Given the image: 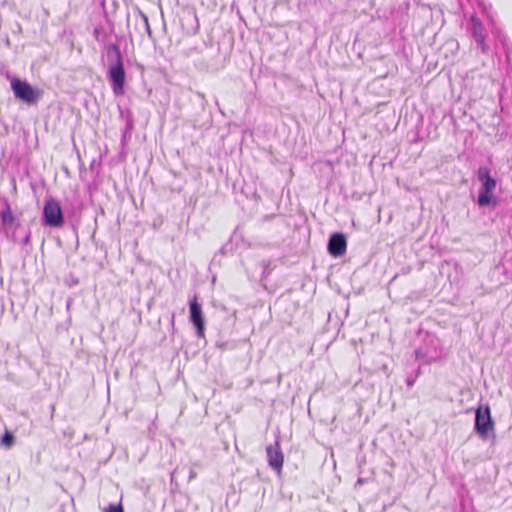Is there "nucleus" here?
Wrapping results in <instances>:
<instances>
[{
  "instance_id": "obj_1",
  "label": "nucleus",
  "mask_w": 512,
  "mask_h": 512,
  "mask_svg": "<svg viewBox=\"0 0 512 512\" xmlns=\"http://www.w3.org/2000/svg\"><path fill=\"white\" fill-rule=\"evenodd\" d=\"M106 56L109 63L107 77L115 96L124 94L126 71L120 48L117 44H109L106 47Z\"/></svg>"
},
{
  "instance_id": "obj_2",
  "label": "nucleus",
  "mask_w": 512,
  "mask_h": 512,
  "mask_svg": "<svg viewBox=\"0 0 512 512\" xmlns=\"http://www.w3.org/2000/svg\"><path fill=\"white\" fill-rule=\"evenodd\" d=\"M477 179L481 183L477 204L479 207L495 206L496 201L493 200V192L497 186V180L491 175V171L486 166H480L477 170Z\"/></svg>"
},
{
  "instance_id": "obj_3",
  "label": "nucleus",
  "mask_w": 512,
  "mask_h": 512,
  "mask_svg": "<svg viewBox=\"0 0 512 512\" xmlns=\"http://www.w3.org/2000/svg\"><path fill=\"white\" fill-rule=\"evenodd\" d=\"M42 225L49 228H60L64 224V214L60 203L53 197H46L41 218Z\"/></svg>"
},
{
  "instance_id": "obj_4",
  "label": "nucleus",
  "mask_w": 512,
  "mask_h": 512,
  "mask_svg": "<svg viewBox=\"0 0 512 512\" xmlns=\"http://www.w3.org/2000/svg\"><path fill=\"white\" fill-rule=\"evenodd\" d=\"M11 89L15 98L27 104H35L41 96V92L37 88L16 77L11 80Z\"/></svg>"
},
{
  "instance_id": "obj_5",
  "label": "nucleus",
  "mask_w": 512,
  "mask_h": 512,
  "mask_svg": "<svg viewBox=\"0 0 512 512\" xmlns=\"http://www.w3.org/2000/svg\"><path fill=\"white\" fill-rule=\"evenodd\" d=\"M0 225L4 233L13 242H17L15 232L13 231L10 235L11 230H15L19 226V222L14 216L8 199L3 197L0 198Z\"/></svg>"
},
{
  "instance_id": "obj_6",
  "label": "nucleus",
  "mask_w": 512,
  "mask_h": 512,
  "mask_svg": "<svg viewBox=\"0 0 512 512\" xmlns=\"http://www.w3.org/2000/svg\"><path fill=\"white\" fill-rule=\"evenodd\" d=\"M474 430L482 440H487L489 432L494 430V421L488 405L476 409Z\"/></svg>"
},
{
  "instance_id": "obj_7",
  "label": "nucleus",
  "mask_w": 512,
  "mask_h": 512,
  "mask_svg": "<svg viewBox=\"0 0 512 512\" xmlns=\"http://www.w3.org/2000/svg\"><path fill=\"white\" fill-rule=\"evenodd\" d=\"M189 320L196 328L197 336L203 338L205 335V319L196 296L189 301Z\"/></svg>"
},
{
  "instance_id": "obj_8",
  "label": "nucleus",
  "mask_w": 512,
  "mask_h": 512,
  "mask_svg": "<svg viewBox=\"0 0 512 512\" xmlns=\"http://www.w3.org/2000/svg\"><path fill=\"white\" fill-rule=\"evenodd\" d=\"M470 22L472 25L471 34L475 42L477 43L478 48L481 53L488 54L489 46L486 44V30L481 20L477 18L475 15L470 17Z\"/></svg>"
},
{
  "instance_id": "obj_9",
  "label": "nucleus",
  "mask_w": 512,
  "mask_h": 512,
  "mask_svg": "<svg viewBox=\"0 0 512 512\" xmlns=\"http://www.w3.org/2000/svg\"><path fill=\"white\" fill-rule=\"evenodd\" d=\"M346 249L347 239L343 233L335 232L329 237L327 250L331 256L335 258L341 257L346 253Z\"/></svg>"
},
{
  "instance_id": "obj_10",
  "label": "nucleus",
  "mask_w": 512,
  "mask_h": 512,
  "mask_svg": "<svg viewBox=\"0 0 512 512\" xmlns=\"http://www.w3.org/2000/svg\"><path fill=\"white\" fill-rule=\"evenodd\" d=\"M268 465L276 472H281L284 462V455L281 451L279 441L266 447Z\"/></svg>"
},
{
  "instance_id": "obj_11",
  "label": "nucleus",
  "mask_w": 512,
  "mask_h": 512,
  "mask_svg": "<svg viewBox=\"0 0 512 512\" xmlns=\"http://www.w3.org/2000/svg\"><path fill=\"white\" fill-rule=\"evenodd\" d=\"M120 116L122 118H124L125 121H126L125 130L126 131H131L133 129V116H132V113L129 110L120 109Z\"/></svg>"
},
{
  "instance_id": "obj_12",
  "label": "nucleus",
  "mask_w": 512,
  "mask_h": 512,
  "mask_svg": "<svg viewBox=\"0 0 512 512\" xmlns=\"http://www.w3.org/2000/svg\"><path fill=\"white\" fill-rule=\"evenodd\" d=\"M15 442V436L13 433L6 431L1 437L2 445L6 447H11Z\"/></svg>"
},
{
  "instance_id": "obj_13",
  "label": "nucleus",
  "mask_w": 512,
  "mask_h": 512,
  "mask_svg": "<svg viewBox=\"0 0 512 512\" xmlns=\"http://www.w3.org/2000/svg\"><path fill=\"white\" fill-rule=\"evenodd\" d=\"M104 512H124L121 504H109Z\"/></svg>"
},
{
  "instance_id": "obj_14",
  "label": "nucleus",
  "mask_w": 512,
  "mask_h": 512,
  "mask_svg": "<svg viewBox=\"0 0 512 512\" xmlns=\"http://www.w3.org/2000/svg\"><path fill=\"white\" fill-rule=\"evenodd\" d=\"M142 19H143V22L145 24V27H146V30L149 34H151V30H150V26H149V23H148V18L146 15L142 14Z\"/></svg>"
},
{
  "instance_id": "obj_15",
  "label": "nucleus",
  "mask_w": 512,
  "mask_h": 512,
  "mask_svg": "<svg viewBox=\"0 0 512 512\" xmlns=\"http://www.w3.org/2000/svg\"><path fill=\"white\" fill-rule=\"evenodd\" d=\"M29 240H30V233H27V234L24 236V238L21 240V242H20V243H21V245H23V246H24V245H26V244H28V243H29Z\"/></svg>"
},
{
  "instance_id": "obj_16",
  "label": "nucleus",
  "mask_w": 512,
  "mask_h": 512,
  "mask_svg": "<svg viewBox=\"0 0 512 512\" xmlns=\"http://www.w3.org/2000/svg\"><path fill=\"white\" fill-rule=\"evenodd\" d=\"M415 355H416V358L417 359H420V358H423L424 357V354L422 353V351L420 349H417L415 351Z\"/></svg>"
},
{
  "instance_id": "obj_17",
  "label": "nucleus",
  "mask_w": 512,
  "mask_h": 512,
  "mask_svg": "<svg viewBox=\"0 0 512 512\" xmlns=\"http://www.w3.org/2000/svg\"><path fill=\"white\" fill-rule=\"evenodd\" d=\"M413 384H414V379H412V378H407V385H408L409 387H411Z\"/></svg>"
},
{
  "instance_id": "obj_18",
  "label": "nucleus",
  "mask_w": 512,
  "mask_h": 512,
  "mask_svg": "<svg viewBox=\"0 0 512 512\" xmlns=\"http://www.w3.org/2000/svg\"><path fill=\"white\" fill-rule=\"evenodd\" d=\"M363 480L361 478L358 479V483H362Z\"/></svg>"
}]
</instances>
